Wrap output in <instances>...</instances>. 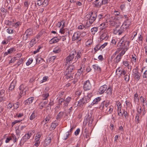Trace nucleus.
Returning <instances> with one entry per match:
<instances>
[{"label":"nucleus","instance_id":"obj_25","mask_svg":"<svg viewBox=\"0 0 147 147\" xmlns=\"http://www.w3.org/2000/svg\"><path fill=\"white\" fill-rule=\"evenodd\" d=\"M140 99L142 98V106L144 109H145V106L146 105H147V103L146 102V100L145 98H144V97L141 96L140 97Z\"/></svg>","mask_w":147,"mask_h":147},{"label":"nucleus","instance_id":"obj_50","mask_svg":"<svg viewBox=\"0 0 147 147\" xmlns=\"http://www.w3.org/2000/svg\"><path fill=\"white\" fill-rule=\"evenodd\" d=\"M64 99L63 98H60L59 100V104L60 105H62V103L63 102Z\"/></svg>","mask_w":147,"mask_h":147},{"label":"nucleus","instance_id":"obj_53","mask_svg":"<svg viewBox=\"0 0 147 147\" xmlns=\"http://www.w3.org/2000/svg\"><path fill=\"white\" fill-rule=\"evenodd\" d=\"M82 92V91L81 90L77 91L75 93V94L76 95V96H79L81 94Z\"/></svg>","mask_w":147,"mask_h":147},{"label":"nucleus","instance_id":"obj_27","mask_svg":"<svg viewBox=\"0 0 147 147\" xmlns=\"http://www.w3.org/2000/svg\"><path fill=\"white\" fill-rule=\"evenodd\" d=\"M36 112L34 111L30 116V119L31 120L34 119L36 116Z\"/></svg>","mask_w":147,"mask_h":147},{"label":"nucleus","instance_id":"obj_41","mask_svg":"<svg viewBox=\"0 0 147 147\" xmlns=\"http://www.w3.org/2000/svg\"><path fill=\"white\" fill-rule=\"evenodd\" d=\"M14 87L15 84L14 83H13V82H12L11 83V84L10 85V86L9 87V90L11 91L14 88Z\"/></svg>","mask_w":147,"mask_h":147},{"label":"nucleus","instance_id":"obj_54","mask_svg":"<svg viewBox=\"0 0 147 147\" xmlns=\"http://www.w3.org/2000/svg\"><path fill=\"white\" fill-rule=\"evenodd\" d=\"M24 59H23L22 58L17 63L18 64V66L22 64L23 62Z\"/></svg>","mask_w":147,"mask_h":147},{"label":"nucleus","instance_id":"obj_49","mask_svg":"<svg viewBox=\"0 0 147 147\" xmlns=\"http://www.w3.org/2000/svg\"><path fill=\"white\" fill-rule=\"evenodd\" d=\"M7 32H8L9 34H12L14 32L13 30L11 28H8L7 29Z\"/></svg>","mask_w":147,"mask_h":147},{"label":"nucleus","instance_id":"obj_4","mask_svg":"<svg viewBox=\"0 0 147 147\" xmlns=\"http://www.w3.org/2000/svg\"><path fill=\"white\" fill-rule=\"evenodd\" d=\"M129 42L128 41H124L122 38L121 39L117 45V46H121L122 48L126 51L128 49Z\"/></svg>","mask_w":147,"mask_h":147},{"label":"nucleus","instance_id":"obj_14","mask_svg":"<svg viewBox=\"0 0 147 147\" xmlns=\"http://www.w3.org/2000/svg\"><path fill=\"white\" fill-rule=\"evenodd\" d=\"M60 40V38H58L57 37H54L52 38L49 41V43L51 44L55 43L57 42Z\"/></svg>","mask_w":147,"mask_h":147},{"label":"nucleus","instance_id":"obj_17","mask_svg":"<svg viewBox=\"0 0 147 147\" xmlns=\"http://www.w3.org/2000/svg\"><path fill=\"white\" fill-rule=\"evenodd\" d=\"M51 138L49 137L46 138L44 143V146L45 147L47 146V145L49 144L51 142Z\"/></svg>","mask_w":147,"mask_h":147},{"label":"nucleus","instance_id":"obj_55","mask_svg":"<svg viewBox=\"0 0 147 147\" xmlns=\"http://www.w3.org/2000/svg\"><path fill=\"white\" fill-rule=\"evenodd\" d=\"M126 51L125 50H123L121 52H120L119 54L118 55L119 56H120V57H121L125 53V52Z\"/></svg>","mask_w":147,"mask_h":147},{"label":"nucleus","instance_id":"obj_26","mask_svg":"<svg viewBox=\"0 0 147 147\" xmlns=\"http://www.w3.org/2000/svg\"><path fill=\"white\" fill-rule=\"evenodd\" d=\"M51 118L49 116L47 117L42 122V124H44L45 125L46 123H47L50 120Z\"/></svg>","mask_w":147,"mask_h":147},{"label":"nucleus","instance_id":"obj_28","mask_svg":"<svg viewBox=\"0 0 147 147\" xmlns=\"http://www.w3.org/2000/svg\"><path fill=\"white\" fill-rule=\"evenodd\" d=\"M113 107L111 105L109 107H108L107 109H106V110H108L107 113L108 114H109L111 113L113 110Z\"/></svg>","mask_w":147,"mask_h":147},{"label":"nucleus","instance_id":"obj_63","mask_svg":"<svg viewBox=\"0 0 147 147\" xmlns=\"http://www.w3.org/2000/svg\"><path fill=\"white\" fill-rule=\"evenodd\" d=\"M24 5L27 7L26 9H28L29 6V4L28 1H25L24 2Z\"/></svg>","mask_w":147,"mask_h":147},{"label":"nucleus","instance_id":"obj_58","mask_svg":"<svg viewBox=\"0 0 147 147\" xmlns=\"http://www.w3.org/2000/svg\"><path fill=\"white\" fill-rule=\"evenodd\" d=\"M126 74L125 70L123 69L121 70V73L120 74V75L121 76L122 75H124Z\"/></svg>","mask_w":147,"mask_h":147},{"label":"nucleus","instance_id":"obj_9","mask_svg":"<svg viewBox=\"0 0 147 147\" xmlns=\"http://www.w3.org/2000/svg\"><path fill=\"white\" fill-rule=\"evenodd\" d=\"M97 17V15L96 13H93L92 12L91 15L90 17L89 22L91 24H92L96 20Z\"/></svg>","mask_w":147,"mask_h":147},{"label":"nucleus","instance_id":"obj_7","mask_svg":"<svg viewBox=\"0 0 147 147\" xmlns=\"http://www.w3.org/2000/svg\"><path fill=\"white\" fill-rule=\"evenodd\" d=\"M91 88V85L89 80L85 82L84 84L83 89L85 91L90 90Z\"/></svg>","mask_w":147,"mask_h":147},{"label":"nucleus","instance_id":"obj_20","mask_svg":"<svg viewBox=\"0 0 147 147\" xmlns=\"http://www.w3.org/2000/svg\"><path fill=\"white\" fill-rule=\"evenodd\" d=\"M5 92V90H0V102L3 100Z\"/></svg>","mask_w":147,"mask_h":147},{"label":"nucleus","instance_id":"obj_29","mask_svg":"<svg viewBox=\"0 0 147 147\" xmlns=\"http://www.w3.org/2000/svg\"><path fill=\"white\" fill-rule=\"evenodd\" d=\"M64 114V113L62 111L59 112L57 116V119L58 120L61 118L63 116Z\"/></svg>","mask_w":147,"mask_h":147},{"label":"nucleus","instance_id":"obj_21","mask_svg":"<svg viewBox=\"0 0 147 147\" xmlns=\"http://www.w3.org/2000/svg\"><path fill=\"white\" fill-rule=\"evenodd\" d=\"M36 40L35 38H33L31 40L29 43V47L30 48L33 47L36 43Z\"/></svg>","mask_w":147,"mask_h":147},{"label":"nucleus","instance_id":"obj_1","mask_svg":"<svg viewBox=\"0 0 147 147\" xmlns=\"http://www.w3.org/2000/svg\"><path fill=\"white\" fill-rule=\"evenodd\" d=\"M81 53L78 51L77 53L76 51H73L71 52L69 55L66 58V61L67 63H71L74 59V63L76 62L79 58L81 57Z\"/></svg>","mask_w":147,"mask_h":147},{"label":"nucleus","instance_id":"obj_56","mask_svg":"<svg viewBox=\"0 0 147 147\" xmlns=\"http://www.w3.org/2000/svg\"><path fill=\"white\" fill-rule=\"evenodd\" d=\"M107 34L105 33L103 34H102L100 38V39L103 40L106 38Z\"/></svg>","mask_w":147,"mask_h":147},{"label":"nucleus","instance_id":"obj_44","mask_svg":"<svg viewBox=\"0 0 147 147\" xmlns=\"http://www.w3.org/2000/svg\"><path fill=\"white\" fill-rule=\"evenodd\" d=\"M16 49L13 48H11L7 51V53L9 54L15 51Z\"/></svg>","mask_w":147,"mask_h":147},{"label":"nucleus","instance_id":"obj_40","mask_svg":"<svg viewBox=\"0 0 147 147\" xmlns=\"http://www.w3.org/2000/svg\"><path fill=\"white\" fill-rule=\"evenodd\" d=\"M41 136V135L40 134H37L35 138V140L36 141L39 142V140Z\"/></svg>","mask_w":147,"mask_h":147},{"label":"nucleus","instance_id":"obj_57","mask_svg":"<svg viewBox=\"0 0 147 147\" xmlns=\"http://www.w3.org/2000/svg\"><path fill=\"white\" fill-rule=\"evenodd\" d=\"M143 77L144 78H147V69L144 73Z\"/></svg>","mask_w":147,"mask_h":147},{"label":"nucleus","instance_id":"obj_59","mask_svg":"<svg viewBox=\"0 0 147 147\" xmlns=\"http://www.w3.org/2000/svg\"><path fill=\"white\" fill-rule=\"evenodd\" d=\"M132 60L133 62H136V56L135 55H132Z\"/></svg>","mask_w":147,"mask_h":147},{"label":"nucleus","instance_id":"obj_12","mask_svg":"<svg viewBox=\"0 0 147 147\" xmlns=\"http://www.w3.org/2000/svg\"><path fill=\"white\" fill-rule=\"evenodd\" d=\"M80 32H76L72 36V40L73 41L78 39L80 38Z\"/></svg>","mask_w":147,"mask_h":147},{"label":"nucleus","instance_id":"obj_39","mask_svg":"<svg viewBox=\"0 0 147 147\" xmlns=\"http://www.w3.org/2000/svg\"><path fill=\"white\" fill-rule=\"evenodd\" d=\"M98 30V28L97 27H94L92 28L91 30V31L92 32V34H94L95 33L97 32Z\"/></svg>","mask_w":147,"mask_h":147},{"label":"nucleus","instance_id":"obj_61","mask_svg":"<svg viewBox=\"0 0 147 147\" xmlns=\"http://www.w3.org/2000/svg\"><path fill=\"white\" fill-rule=\"evenodd\" d=\"M11 138H12V139L14 142H15L16 141L17 139L16 137V136L15 135H12V136Z\"/></svg>","mask_w":147,"mask_h":147},{"label":"nucleus","instance_id":"obj_19","mask_svg":"<svg viewBox=\"0 0 147 147\" xmlns=\"http://www.w3.org/2000/svg\"><path fill=\"white\" fill-rule=\"evenodd\" d=\"M84 67L82 68V67H81L80 69H78L77 73L76 74V76L78 77L79 78V77L82 74L84 69Z\"/></svg>","mask_w":147,"mask_h":147},{"label":"nucleus","instance_id":"obj_18","mask_svg":"<svg viewBox=\"0 0 147 147\" xmlns=\"http://www.w3.org/2000/svg\"><path fill=\"white\" fill-rule=\"evenodd\" d=\"M101 100V98L100 97H98L96 98H95L91 103L92 105L94 104H97Z\"/></svg>","mask_w":147,"mask_h":147},{"label":"nucleus","instance_id":"obj_38","mask_svg":"<svg viewBox=\"0 0 147 147\" xmlns=\"http://www.w3.org/2000/svg\"><path fill=\"white\" fill-rule=\"evenodd\" d=\"M124 78L125 80L127 82H128L129 80L130 79V74H126L124 76Z\"/></svg>","mask_w":147,"mask_h":147},{"label":"nucleus","instance_id":"obj_43","mask_svg":"<svg viewBox=\"0 0 147 147\" xmlns=\"http://www.w3.org/2000/svg\"><path fill=\"white\" fill-rule=\"evenodd\" d=\"M100 49L101 47H100V45L99 44H98L94 48V49L95 51H96Z\"/></svg>","mask_w":147,"mask_h":147},{"label":"nucleus","instance_id":"obj_30","mask_svg":"<svg viewBox=\"0 0 147 147\" xmlns=\"http://www.w3.org/2000/svg\"><path fill=\"white\" fill-rule=\"evenodd\" d=\"M121 59V57H120V56H119L118 55H117L114 59V62L115 63H118L119 61H120Z\"/></svg>","mask_w":147,"mask_h":147},{"label":"nucleus","instance_id":"obj_24","mask_svg":"<svg viewBox=\"0 0 147 147\" xmlns=\"http://www.w3.org/2000/svg\"><path fill=\"white\" fill-rule=\"evenodd\" d=\"M36 63H43L44 61H45L44 59L39 57H37L36 58Z\"/></svg>","mask_w":147,"mask_h":147},{"label":"nucleus","instance_id":"obj_45","mask_svg":"<svg viewBox=\"0 0 147 147\" xmlns=\"http://www.w3.org/2000/svg\"><path fill=\"white\" fill-rule=\"evenodd\" d=\"M142 111V107L141 106H140V107H138L137 110V112L138 113V114H139V115L141 114Z\"/></svg>","mask_w":147,"mask_h":147},{"label":"nucleus","instance_id":"obj_47","mask_svg":"<svg viewBox=\"0 0 147 147\" xmlns=\"http://www.w3.org/2000/svg\"><path fill=\"white\" fill-rule=\"evenodd\" d=\"M48 2L47 0H44V1L42 2V5L44 6H46L48 5Z\"/></svg>","mask_w":147,"mask_h":147},{"label":"nucleus","instance_id":"obj_60","mask_svg":"<svg viewBox=\"0 0 147 147\" xmlns=\"http://www.w3.org/2000/svg\"><path fill=\"white\" fill-rule=\"evenodd\" d=\"M121 105V103L119 101H117V109H118V110L119 109V108H120V107H119Z\"/></svg>","mask_w":147,"mask_h":147},{"label":"nucleus","instance_id":"obj_46","mask_svg":"<svg viewBox=\"0 0 147 147\" xmlns=\"http://www.w3.org/2000/svg\"><path fill=\"white\" fill-rule=\"evenodd\" d=\"M33 61V59L32 58L29 59L28 61L26 63V65H29Z\"/></svg>","mask_w":147,"mask_h":147},{"label":"nucleus","instance_id":"obj_42","mask_svg":"<svg viewBox=\"0 0 147 147\" xmlns=\"http://www.w3.org/2000/svg\"><path fill=\"white\" fill-rule=\"evenodd\" d=\"M5 24L6 25L9 26H10L13 24L12 22L10 21L9 20H5Z\"/></svg>","mask_w":147,"mask_h":147},{"label":"nucleus","instance_id":"obj_51","mask_svg":"<svg viewBox=\"0 0 147 147\" xmlns=\"http://www.w3.org/2000/svg\"><path fill=\"white\" fill-rule=\"evenodd\" d=\"M22 120H16L13 122L11 123V125L13 127L15 124L17 123H19Z\"/></svg>","mask_w":147,"mask_h":147},{"label":"nucleus","instance_id":"obj_6","mask_svg":"<svg viewBox=\"0 0 147 147\" xmlns=\"http://www.w3.org/2000/svg\"><path fill=\"white\" fill-rule=\"evenodd\" d=\"M133 75L134 77L135 78L136 80L138 81L140 78V74L139 72L138 69L135 68L133 70Z\"/></svg>","mask_w":147,"mask_h":147},{"label":"nucleus","instance_id":"obj_52","mask_svg":"<svg viewBox=\"0 0 147 147\" xmlns=\"http://www.w3.org/2000/svg\"><path fill=\"white\" fill-rule=\"evenodd\" d=\"M1 12L5 14L7 11L6 9H5L4 8L2 7L1 8Z\"/></svg>","mask_w":147,"mask_h":147},{"label":"nucleus","instance_id":"obj_48","mask_svg":"<svg viewBox=\"0 0 147 147\" xmlns=\"http://www.w3.org/2000/svg\"><path fill=\"white\" fill-rule=\"evenodd\" d=\"M71 74L72 73L71 72H70L67 69L66 70L64 73V74L65 75H68L70 74L71 75Z\"/></svg>","mask_w":147,"mask_h":147},{"label":"nucleus","instance_id":"obj_35","mask_svg":"<svg viewBox=\"0 0 147 147\" xmlns=\"http://www.w3.org/2000/svg\"><path fill=\"white\" fill-rule=\"evenodd\" d=\"M139 115L137 114L135 118V123L138 124L140 123V120L139 119Z\"/></svg>","mask_w":147,"mask_h":147},{"label":"nucleus","instance_id":"obj_22","mask_svg":"<svg viewBox=\"0 0 147 147\" xmlns=\"http://www.w3.org/2000/svg\"><path fill=\"white\" fill-rule=\"evenodd\" d=\"M92 67L94 70L100 72L101 71V69L97 65L94 64L92 65Z\"/></svg>","mask_w":147,"mask_h":147},{"label":"nucleus","instance_id":"obj_11","mask_svg":"<svg viewBox=\"0 0 147 147\" xmlns=\"http://www.w3.org/2000/svg\"><path fill=\"white\" fill-rule=\"evenodd\" d=\"M131 24V21L129 19H127L125 21L124 23L122 25H123V26H126L125 28H126L129 29V28Z\"/></svg>","mask_w":147,"mask_h":147},{"label":"nucleus","instance_id":"obj_3","mask_svg":"<svg viewBox=\"0 0 147 147\" xmlns=\"http://www.w3.org/2000/svg\"><path fill=\"white\" fill-rule=\"evenodd\" d=\"M126 29L123 25H122L120 28L116 27L113 30V33L115 34L120 35L123 34Z\"/></svg>","mask_w":147,"mask_h":147},{"label":"nucleus","instance_id":"obj_33","mask_svg":"<svg viewBox=\"0 0 147 147\" xmlns=\"http://www.w3.org/2000/svg\"><path fill=\"white\" fill-rule=\"evenodd\" d=\"M49 96V94L48 93H47L43 94L42 95V96L43 98V100H46Z\"/></svg>","mask_w":147,"mask_h":147},{"label":"nucleus","instance_id":"obj_34","mask_svg":"<svg viewBox=\"0 0 147 147\" xmlns=\"http://www.w3.org/2000/svg\"><path fill=\"white\" fill-rule=\"evenodd\" d=\"M75 67L73 65H71L68 67L67 69L71 73L75 69Z\"/></svg>","mask_w":147,"mask_h":147},{"label":"nucleus","instance_id":"obj_10","mask_svg":"<svg viewBox=\"0 0 147 147\" xmlns=\"http://www.w3.org/2000/svg\"><path fill=\"white\" fill-rule=\"evenodd\" d=\"M107 86L106 84L100 87L98 91V94H101L104 93L107 89Z\"/></svg>","mask_w":147,"mask_h":147},{"label":"nucleus","instance_id":"obj_16","mask_svg":"<svg viewBox=\"0 0 147 147\" xmlns=\"http://www.w3.org/2000/svg\"><path fill=\"white\" fill-rule=\"evenodd\" d=\"M24 33L30 37L33 34V30L31 28L28 29Z\"/></svg>","mask_w":147,"mask_h":147},{"label":"nucleus","instance_id":"obj_13","mask_svg":"<svg viewBox=\"0 0 147 147\" xmlns=\"http://www.w3.org/2000/svg\"><path fill=\"white\" fill-rule=\"evenodd\" d=\"M34 99V97H30L27 100H25L24 102L25 105H28L31 103Z\"/></svg>","mask_w":147,"mask_h":147},{"label":"nucleus","instance_id":"obj_32","mask_svg":"<svg viewBox=\"0 0 147 147\" xmlns=\"http://www.w3.org/2000/svg\"><path fill=\"white\" fill-rule=\"evenodd\" d=\"M61 51V49L60 48V47H57L55 48L53 51V52L55 53H59Z\"/></svg>","mask_w":147,"mask_h":147},{"label":"nucleus","instance_id":"obj_36","mask_svg":"<svg viewBox=\"0 0 147 147\" xmlns=\"http://www.w3.org/2000/svg\"><path fill=\"white\" fill-rule=\"evenodd\" d=\"M105 101H103L99 107V108L102 110L105 109Z\"/></svg>","mask_w":147,"mask_h":147},{"label":"nucleus","instance_id":"obj_31","mask_svg":"<svg viewBox=\"0 0 147 147\" xmlns=\"http://www.w3.org/2000/svg\"><path fill=\"white\" fill-rule=\"evenodd\" d=\"M106 92L107 94H112V90L111 86H109L108 87L106 91Z\"/></svg>","mask_w":147,"mask_h":147},{"label":"nucleus","instance_id":"obj_8","mask_svg":"<svg viewBox=\"0 0 147 147\" xmlns=\"http://www.w3.org/2000/svg\"><path fill=\"white\" fill-rule=\"evenodd\" d=\"M30 137V135L28 133L26 134L23 137L20 141V145L21 146V145L22 143L23 142L24 143V142L27 141Z\"/></svg>","mask_w":147,"mask_h":147},{"label":"nucleus","instance_id":"obj_23","mask_svg":"<svg viewBox=\"0 0 147 147\" xmlns=\"http://www.w3.org/2000/svg\"><path fill=\"white\" fill-rule=\"evenodd\" d=\"M58 125V123L57 121H55L53 122L51 125V127L53 129L52 130L54 129Z\"/></svg>","mask_w":147,"mask_h":147},{"label":"nucleus","instance_id":"obj_37","mask_svg":"<svg viewBox=\"0 0 147 147\" xmlns=\"http://www.w3.org/2000/svg\"><path fill=\"white\" fill-rule=\"evenodd\" d=\"M30 37L28 36H27L25 34H24L23 36V40L26 41L28 40V38H29Z\"/></svg>","mask_w":147,"mask_h":147},{"label":"nucleus","instance_id":"obj_15","mask_svg":"<svg viewBox=\"0 0 147 147\" xmlns=\"http://www.w3.org/2000/svg\"><path fill=\"white\" fill-rule=\"evenodd\" d=\"M89 115L88 116H87L85 120L86 121H88V120L89 123L88 125L89 127H90L91 126V124L93 121V118L89 117Z\"/></svg>","mask_w":147,"mask_h":147},{"label":"nucleus","instance_id":"obj_5","mask_svg":"<svg viewBox=\"0 0 147 147\" xmlns=\"http://www.w3.org/2000/svg\"><path fill=\"white\" fill-rule=\"evenodd\" d=\"M19 90L20 91L19 98L20 99L22 96L26 95V86L23 84H22L20 86Z\"/></svg>","mask_w":147,"mask_h":147},{"label":"nucleus","instance_id":"obj_2","mask_svg":"<svg viewBox=\"0 0 147 147\" xmlns=\"http://www.w3.org/2000/svg\"><path fill=\"white\" fill-rule=\"evenodd\" d=\"M92 96V92L88 93L87 96L82 98L79 101L77 102V105L80 106L82 105L85 104L86 103L89 102Z\"/></svg>","mask_w":147,"mask_h":147},{"label":"nucleus","instance_id":"obj_62","mask_svg":"<svg viewBox=\"0 0 147 147\" xmlns=\"http://www.w3.org/2000/svg\"><path fill=\"white\" fill-rule=\"evenodd\" d=\"M80 130L79 128H78L77 129L76 131L75 132V134L76 136L78 135L80 132Z\"/></svg>","mask_w":147,"mask_h":147},{"label":"nucleus","instance_id":"obj_64","mask_svg":"<svg viewBox=\"0 0 147 147\" xmlns=\"http://www.w3.org/2000/svg\"><path fill=\"white\" fill-rule=\"evenodd\" d=\"M11 139L12 138L11 137H8L6 138V139L5 140V142L6 143H8L10 140H11Z\"/></svg>","mask_w":147,"mask_h":147}]
</instances>
